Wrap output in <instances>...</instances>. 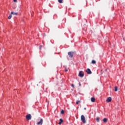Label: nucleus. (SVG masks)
I'll return each mask as SVG.
<instances>
[{
    "instance_id": "a211bd4d",
    "label": "nucleus",
    "mask_w": 125,
    "mask_h": 125,
    "mask_svg": "<svg viewBox=\"0 0 125 125\" xmlns=\"http://www.w3.org/2000/svg\"><path fill=\"white\" fill-rule=\"evenodd\" d=\"M61 113V114H64V110H62Z\"/></svg>"
},
{
    "instance_id": "412c9836",
    "label": "nucleus",
    "mask_w": 125,
    "mask_h": 125,
    "mask_svg": "<svg viewBox=\"0 0 125 125\" xmlns=\"http://www.w3.org/2000/svg\"><path fill=\"white\" fill-rule=\"evenodd\" d=\"M79 84L80 86H81L82 85V84L81 83H79Z\"/></svg>"
},
{
    "instance_id": "f3484780",
    "label": "nucleus",
    "mask_w": 125,
    "mask_h": 125,
    "mask_svg": "<svg viewBox=\"0 0 125 125\" xmlns=\"http://www.w3.org/2000/svg\"><path fill=\"white\" fill-rule=\"evenodd\" d=\"M79 103H81V101H77L76 102V104H79Z\"/></svg>"
},
{
    "instance_id": "0eeeda50",
    "label": "nucleus",
    "mask_w": 125,
    "mask_h": 125,
    "mask_svg": "<svg viewBox=\"0 0 125 125\" xmlns=\"http://www.w3.org/2000/svg\"><path fill=\"white\" fill-rule=\"evenodd\" d=\"M106 101L107 103H109V102H111V101H112V98L110 97H108L107 99L106 100Z\"/></svg>"
},
{
    "instance_id": "5701e85b",
    "label": "nucleus",
    "mask_w": 125,
    "mask_h": 125,
    "mask_svg": "<svg viewBox=\"0 0 125 125\" xmlns=\"http://www.w3.org/2000/svg\"><path fill=\"white\" fill-rule=\"evenodd\" d=\"M84 110H86V108L84 107Z\"/></svg>"
},
{
    "instance_id": "6ab92c4d",
    "label": "nucleus",
    "mask_w": 125,
    "mask_h": 125,
    "mask_svg": "<svg viewBox=\"0 0 125 125\" xmlns=\"http://www.w3.org/2000/svg\"><path fill=\"white\" fill-rule=\"evenodd\" d=\"M71 86H72V87H75V85H74V84H72L71 85Z\"/></svg>"
},
{
    "instance_id": "4be33fe9",
    "label": "nucleus",
    "mask_w": 125,
    "mask_h": 125,
    "mask_svg": "<svg viewBox=\"0 0 125 125\" xmlns=\"http://www.w3.org/2000/svg\"><path fill=\"white\" fill-rule=\"evenodd\" d=\"M65 72H68V69H65Z\"/></svg>"
},
{
    "instance_id": "9d476101",
    "label": "nucleus",
    "mask_w": 125,
    "mask_h": 125,
    "mask_svg": "<svg viewBox=\"0 0 125 125\" xmlns=\"http://www.w3.org/2000/svg\"><path fill=\"white\" fill-rule=\"evenodd\" d=\"M91 102H95V98H91Z\"/></svg>"
},
{
    "instance_id": "423d86ee",
    "label": "nucleus",
    "mask_w": 125,
    "mask_h": 125,
    "mask_svg": "<svg viewBox=\"0 0 125 125\" xmlns=\"http://www.w3.org/2000/svg\"><path fill=\"white\" fill-rule=\"evenodd\" d=\"M86 72L87 73V74H88V75H90V74H91V70H90V69L89 68H88L86 70Z\"/></svg>"
},
{
    "instance_id": "ddd939ff",
    "label": "nucleus",
    "mask_w": 125,
    "mask_h": 125,
    "mask_svg": "<svg viewBox=\"0 0 125 125\" xmlns=\"http://www.w3.org/2000/svg\"><path fill=\"white\" fill-rule=\"evenodd\" d=\"M92 64H96V61L95 60H92L91 62Z\"/></svg>"
},
{
    "instance_id": "1a4fd4ad",
    "label": "nucleus",
    "mask_w": 125,
    "mask_h": 125,
    "mask_svg": "<svg viewBox=\"0 0 125 125\" xmlns=\"http://www.w3.org/2000/svg\"><path fill=\"white\" fill-rule=\"evenodd\" d=\"M63 123V119H60V122L59 123V125H61Z\"/></svg>"
},
{
    "instance_id": "aec40b11",
    "label": "nucleus",
    "mask_w": 125,
    "mask_h": 125,
    "mask_svg": "<svg viewBox=\"0 0 125 125\" xmlns=\"http://www.w3.org/2000/svg\"><path fill=\"white\" fill-rule=\"evenodd\" d=\"M14 2H17V0H14Z\"/></svg>"
},
{
    "instance_id": "f257e3e1",
    "label": "nucleus",
    "mask_w": 125,
    "mask_h": 125,
    "mask_svg": "<svg viewBox=\"0 0 125 125\" xmlns=\"http://www.w3.org/2000/svg\"><path fill=\"white\" fill-rule=\"evenodd\" d=\"M81 121L83 123V124H85L86 123V121H85V117H84V116L83 115H81Z\"/></svg>"
},
{
    "instance_id": "6e6552de",
    "label": "nucleus",
    "mask_w": 125,
    "mask_h": 125,
    "mask_svg": "<svg viewBox=\"0 0 125 125\" xmlns=\"http://www.w3.org/2000/svg\"><path fill=\"white\" fill-rule=\"evenodd\" d=\"M103 122H104V123H107V122H108V119L107 118H104L103 120Z\"/></svg>"
},
{
    "instance_id": "4468645a",
    "label": "nucleus",
    "mask_w": 125,
    "mask_h": 125,
    "mask_svg": "<svg viewBox=\"0 0 125 125\" xmlns=\"http://www.w3.org/2000/svg\"><path fill=\"white\" fill-rule=\"evenodd\" d=\"M114 91H118V87L117 86L114 87Z\"/></svg>"
},
{
    "instance_id": "20e7f679",
    "label": "nucleus",
    "mask_w": 125,
    "mask_h": 125,
    "mask_svg": "<svg viewBox=\"0 0 125 125\" xmlns=\"http://www.w3.org/2000/svg\"><path fill=\"white\" fill-rule=\"evenodd\" d=\"M26 120H27L28 121L31 120V119H32V116H31V114H28L26 116Z\"/></svg>"
},
{
    "instance_id": "b1692460",
    "label": "nucleus",
    "mask_w": 125,
    "mask_h": 125,
    "mask_svg": "<svg viewBox=\"0 0 125 125\" xmlns=\"http://www.w3.org/2000/svg\"><path fill=\"white\" fill-rule=\"evenodd\" d=\"M42 48V46H40V49Z\"/></svg>"
},
{
    "instance_id": "39448f33",
    "label": "nucleus",
    "mask_w": 125,
    "mask_h": 125,
    "mask_svg": "<svg viewBox=\"0 0 125 125\" xmlns=\"http://www.w3.org/2000/svg\"><path fill=\"white\" fill-rule=\"evenodd\" d=\"M43 122V120H42V119H41L40 120V122H39L37 123V125H42Z\"/></svg>"
},
{
    "instance_id": "7ed1b4c3",
    "label": "nucleus",
    "mask_w": 125,
    "mask_h": 125,
    "mask_svg": "<svg viewBox=\"0 0 125 125\" xmlns=\"http://www.w3.org/2000/svg\"><path fill=\"white\" fill-rule=\"evenodd\" d=\"M79 77H80L81 78H83V76H84V73H83V72L82 71H81L79 72Z\"/></svg>"
},
{
    "instance_id": "f03ea898",
    "label": "nucleus",
    "mask_w": 125,
    "mask_h": 125,
    "mask_svg": "<svg viewBox=\"0 0 125 125\" xmlns=\"http://www.w3.org/2000/svg\"><path fill=\"white\" fill-rule=\"evenodd\" d=\"M68 55L70 58H73V56H74V52H69L68 53Z\"/></svg>"
},
{
    "instance_id": "2eb2a0df",
    "label": "nucleus",
    "mask_w": 125,
    "mask_h": 125,
    "mask_svg": "<svg viewBox=\"0 0 125 125\" xmlns=\"http://www.w3.org/2000/svg\"><path fill=\"white\" fill-rule=\"evenodd\" d=\"M59 3H63V0H58Z\"/></svg>"
},
{
    "instance_id": "dca6fc26",
    "label": "nucleus",
    "mask_w": 125,
    "mask_h": 125,
    "mask_svg": "<svg viewBox=\"0 0 125 125\" xmlns=\"http://www.w3.org/2000/svg\"><path fill=\"white\" fill-rule=\"evenodd\" d=\"M12 17V15L11 14L8 17V18L9 19H11V18Z\"/></svg>"
},
{
    "instance_id": "9b49d317",
    "label": "nucleus",
    "mask_w": 125,
    "mask_h": 125,
    "mask_svg": "<svg viewBox=\"0 0 125 125\" xmlns=\"http://www.w3.org/2000/svg\"><path fill=\"white\" fill-rule=\"evenodd\" d=\"M96 120L97 123H99V122H100V118H99V117H97Z\"/></svg>"
},
{
    "instance_id": "f8f14e48",
    "label": "nucleus",
    "mask_w": 125,
    "mask_h": 125,
    "mask_svg": "<svg viewBox=\"0 0 125 125\" xmlns=\"http://www.w3.org/2000/svg\"><path fill=\"white\" fill-rule=\"evenodd\" d=\"M11 14H13L14 15H17L18 13H14V12H11Z\"/></svg>"
}]
</instances>
